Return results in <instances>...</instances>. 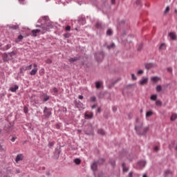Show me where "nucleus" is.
<instances>
[{
	"mask_svg": "<svg viewBox=\"0 0 177 177\" xmlns=\"http://www.w3.org/2000/svg\"><path fill=\"white\" fill-rule=\"evenodd\" d=\"M43 19L45 21V23L41 24L40 26L41 29H35L32 30L33 37H37V35H39V32L41 34H45V32L50 30V28H53V27H55L53 22L50 21L48 17H44Z\"/></svg>",
	"mask_w": 177,
	"mask_h": 177,
	"instance_id": "1",
	"label": "nucleus"
},
{
	"mask_svg": "<svg viewBox=\"0 0 177 177\" xmlns=\"http://www.w3.org/2000/svg\"><path fill=\"white\" fill-rule=\"evenodd\" d=\"M142 127H143L142 122L140 123V126L136 125L135 127V130L136 131L137 133H138V135H145L147 133V131H149V127H147L143 129L144 132L140 133V129H142Z\"/></svg>",
	"mask_w": 177,
	"mask_h": 177,
	"instance_id": "2",
	"label": "nucleus"
},
{
	"mask_svg": "<svg viewBox=\"0 0 177 177\" xmlns=\"http://www.w3.org/2000/svg\"><path fill=\"white\" fill-rule=\"evenodd\" d=\"M104 58V53L103 51H101L95 55V59L98 63H100V62H103V59Z\"/></svg>",
	"mask_w": 177,
	"mask_h": 177,
	"instance_id": "3",
	"label": "nucleus"
},
{
	"mask_svg": "<svg viewBox=\"0 0 177 177\" xmlns=\"http://www.w3.org/2000/svg\"><path fill=\"white\" fill-rule=\"evenodd\" d=\"M33 68L30 72V75H35L38 73V65L37 64H33Z\"/></svg>",
	"mask_w": 177,
	"mask_h": 177,
	"instance_id": "4",
	"label": "nucleus"
},
{
	"mask_svg": "<svg viewBox=\"0 0 177 177\" xmlns=\"http://www.w3.org/2000/svg\"><path fill=\"white\" fill-rule=\"evenodd\" d=\"M44 113L46 118H49V117H50V114H52L50 110H49L47 107H44Z\"/></svg>",
	"mask_w": 177,
	"mask_h": 177,
	"instance_id": "5",
	"label": "nucleus"
},
{
	"mask_svg": "<svg viewBox=\"0 0 177 177\" xmlns=\"http://www.w3.org/2000/svg\"><path fill=\"white\" fill-rule=\"evenodd\" d=\"M24 158V156L23 155V153H20L17 155V157L15 158V162H19V161H23Z\"/></svg>",
	"mask_w": 177,
	"mask_h": 177,
	"instance_id": "6",
	"label": "nucleus"
},
{
	"mask_svg": "<svg viewBox=\"0 0 177 177\" xmlns=\"http://www.w3.org/2000/svg\"><path fill=\"white\" fill-rule=\"evenodd\" d=\"M156 66H157V65H156L155 64H153V63H149V64H145V68H147V70H150V68H153Z\"/></svg>",
	"mask_w": 177,
	"mask_h": 177,
	"instance_id": "7",
	"label": "nucleus"
},
{
	"mask_svg": "<svg viewBox=\"0 0 177 177\" xmlns=\"http://www.w3.org/2000/svg\"><path fill=\"white\" fill-rule=\"evenodd\" d=\"M149 82V78L142 77V79L140 81V85H146Z\"/></svg>",
	"mask_w": 177,
	"mask_h": 177,
	"instance_id": "8",
	"label": "nucleus"
},
{
	"mask_svg": "<svg viewBox=\"0 0 177 177\" xmlns=\"http://www.w3.org/2000/svg\"><path fill=\"white\" fill-rule=\"evenodd\" d=\"M138 165L140 168H145V166L146 165V161L145 160H140L138 162Z\"/></svg>",
	"mask_w": 177,
	"mask_h": 177,
	"instance_id": "9",
	"label": "nucleus"
},
{
	"mask_svg": "<svg viewBox=\"0 0 177 177\" xmlns=\"http://www.w3.org/2000/svg\"><path fill=\"white\" fill-rule=\"evenodd\" d=\"M151 81L156 84V83L158 82V81H161V78H160L157 76L152 77H151Z\"/></svg>",
	"mask_w": 177,
	"mask_h": 177,
	"instance_id": "10",
	"label": "nucleus"
},
{
	"mask_svg": "<svg viewBox=\"0 0 177 177\" xmlns=\"http://www.w3.org/2000/svg\"><path fill=\"white\" fill-rule=\"evenodd\" d=\"M102 85H103L102 81L95 82V88L97 89H100V88H102Z\"/></svg>",
	"mask_w": 177,
	"mask_h": 177,
	"instance_id": "11",
	"label": "nucleus"
},
{
	"mask_svg": "<svg viewBox=\"0 0 177 177\" xmlns=\"http://www.w3.org/2000/svg\"><path fill=\"white\" fill-rule=\"evenodd\" d=\"M169 36L171 39H173V41H175V39H176V34H175V32H171L170 33H169Z\"/></svg>",
	"mask_w": 177,
	"mask_h": 177,
	"instance_id": "12",
	"label": "nucleus"
},
{
	"mask_svg": "<svg viewBox=\"0 0 177 177\" xmlns=\"http://www.w3.org/2000/svg\"><path fill=\"white\" fill-rule=\"evenodd\" d=\"M97 133H98V135H101L102 136H104V135H106V131H104V130H103L102 129H99L97 130Z\"/></svg>",
	"mask_w": 177,
	"mask_h": 177,
	"instance_id": "13",
	"label": "nucleus"
},
{
	"mask_svg": "<svg viewBox=\"0 0 177 177\" xmlns=\"http://www.w3.org/2000/svg\"><path fill=\"white\" fill-rule=\"evenodd\" d=\"M92 171H96L97 169V162H95L91 165Z\"/></svg>",
	"mask_w": 177,
	"mask_h": 177,
	"instance_id": "14",
	"label": "nucleus"
},
{
	"mask_svg": "<svg viewBox=\"0 0 177 177\" xmlns=\"http://www.w3.org/2000/svg\"><path fill=\"white\" fill-rule=\"evenodd\" d=\"M31 68H32V64H30L28 66H27L26 68V69H24V68H20V73H23L24 70L26 71V70H31Z\"/></svg>",
	"mask_w": 177,
	"mask_h": 177,
	"instance_id": "15",
	"label": "nucleus"
},
{
	"mask_svg": "<svg viewBox=\"0 0 177 177\" xmlns=\"http://www.w3.org/2000/svg\"><path fill=\"white\" fill-rule=\"evenodd\" d=\"M17 89H19V86H17V85H15L14 87L10 88V91L11 92H16V91H17Z\"/></svg>",
	"mask_w": 177,
	"mask_h": 177,
	"instance_id": "16",
	"label": "nucleus"
},
{
	"mask_svg": "<svg viewBox=\"0 0 177 177\" xmlns=\"http://www.w3.org/2000/svg\"><path fill=\"white\" fill-rule=\"evenodd\" d=\"M95 27L97 28H103V24H102V22H97L95 24Z\"/></svg>",
	"mask_w": 177,
	"mask_h": 177,
	"instance_id": "17",
	"label": "nucleus"
},
{
	"mask_svg": "<svg viewBox=\"0 0 177 177\" xmlns=\"http://www.w3.org/2000/svg\"><path fill=\"white\" fill-rule=\"evenodd\" d=\"M57 92H59V90L57 89V88L54 87V88L53 89V95H55V96H57Z\"/></svg>",
	"mask_w": 177,
	"mask_h": 177,
	"instance_id": "18",
	"label": "nucleus"
},
{
	"mask_svg": "<svg viewBox=\"0 0 177 177\" xmlns=\"http://www.w3.org/2000/svg\"><path fill=\"white\" fill-rule=\"evenodd\" d=\"M43 99L44 102H48V100L49 99V95H48V94L43 95Z\"/></svg>",
	"mask_w": 177,
	"mask_h": 177,
	"instance_id": "19",
	"label": "nucleus"
},
{
	"mask_svg": "<svg viewBox=\"0 0 177 177\" xmlns=\"http://www.w3.org/2000/svg\"><path fill=\"white\" fill-rule=\"evenodd\" d=\"M74 162L76 164V165H80V164H81V159L75 158L74 160Z\"/></svg>",
	"mask_w": 177,
	"mask_h": 177,
	"instance_id": "20",
	"label": "nucleus"
},
{
	"mask_svg": "<svg viewBox=\"0 0 177 177\" xmlns=\"http://www.w3.org/2000/svg\"><path fill=\"white\" fill-rule=\"evenodd\" d=\"M122 167L123 168V172H128L129 169L125 167V163H122Z\"/></svg>",
	"mask_w": 177,
	"mask_h": 177,
	"instance_id": "21",
	"label": "nucleus"
},
{
	"mask_svg": "<svg viewBox=\"0 0 177 177\" xmlns=\"http://www.w3.org/2000/svg\"><path fill=\"white\" fill-rule=\"evenodd\" d=\"M176 118H177V115L175 113H173L171 115L170 120H171V121H175V120H176Z\"/></svg>",
	"mask_w": 177,
	"mask_h": 177,
	"instance_id": "22",
	"label": "nucleus"
},
{
	"mask_svg": "<svg viewBox=\"0 0 177 177\" xmlns=\"http://www.w3.org/2000/svg\"><path fill=\"white\" fill-rule=\"evenodd\" d=\"M161 91H162V87L161 86V85H158L156 86V91L157 92H161Z\"/></svg>",
	"mask_w": 177,
	"mask_h": 177,
	"instance_id": "23",
	"label": "nucleus"
},
{
	"mask_svg": "<svg viewBox=\"0 0 177 177\" xmlns=\"http://www.w3.org/2000/svg\"><path fill=\"white\" fill-rule=\"evenodd\" d=\"M113 48H115V44L114 43H112L111 45L107 46V49H113Z\"/></svg>",
	"mask_w": 177,
	"mask_h": 177,
	"instance_id": "24",
	"label": "nucleus"
},
{
	"mask_svg": "<svg viewBox=\"0 0 177 177\" xmlns=\"http://www.w3.org/2000/svg\"><path fill=\"white\" fill-rule=\"evenodd\" d=\"M151 115H153V111H149L147 112L146 117H151Z\"/></svg>",
	"mask_w": 177,
	"mask_h": 177,
	"instance_id": "25",
	"label": "nucleus"
},
{
	"mask_svg": "<svg viewBox=\"0 0 177 177\" xmlns=\"http://www.w3.org/2000/svg\"><path fill=\"white\" fill-rule=\"evenodd\" d=\"M0 151L1 153H5V151H6V148H4L2 145H0Z\"/></svg>",
	"mask_w": 177,
	"mask_h": 177,
	"instance_id": "26",
	"label": "nucleus"
},
{
	"mask_svg": "<svg viewBox=\"0 0 177 177\" xmlns=\"http://www.w3.org/2000/svg\"><path fill=\"white\" fill-rule=\"evenodd\" d=\"M77 60H78V57H75L73 58H70L69 59V62H77Z\"/></svg>",
	"mask_w": 177,
	"mask_h": 177,
	"instance_id": "27",
	"label": "nucleus"
},
{
	"mask_svg": "<svg viewBox=\"0 0 177 177\" xmlns=\"http://www.w3.org/2000/svg\"><path fill=\"white\" fill-rule=\"evenodd\" d=\"M160 50H162V49H165V44L162 43L160 44L159 47Z\"/></svg>",
	"mask_w": 177,
	"mask_h": 177,
	"instance_id": "28",
	"label": "nucleus"
},
{
	"mask_svg": "<svg viewBox=\"0 0 177 177\" xmlns=\"http://www.w3.org/2000/svg\"><path fill=\"white\" fill-rule=\"evenodd\" d=\"M156 106H161L162 105V102L160 100H156Z\"/></svg>",
	"mask_w": 177,
	"mask_h": 177,
	"instance_id": "29",
	"label": "nucleus"
},
{
	"mask_svg": "<svg viewBox=\"0 0 177 177\" xmlns=\"http://www.w3.org/2000/svg\"><path fill=\"white\" fill-rule=\"evenodd\" d=\"M113 34V30L111 29H108L106 31V35H111Z\"/></svg>",
	"mask_w": 177,
	"mask_h": 177,
	"instance_id": "30",
	"label": "nucleus"
},
{
	"mask_svg": "<svg viewBox=\"0 0 177 177\" xmlns=\"http://www.w3.org/2000/svg\"><path fill=\"white\" fill-rule=\"evenodd\" d=\"M151 100H157V95H152L151 96Z\"/></svg>",
	"mask_w": 177,
	"mask_h": 177,
	"instance_id": "31",
	"label": "nucleus"
},
{
	"mask_svg": "<svg viewBox=\"0 0 177 177\" xmlns=\"http://www.w3.org/2000/svg\"><path fill=\"white\" fill-rule=\"evenodd\" d=\"M131 80H133V81H136V80H138V78L133 73L131 74Z\"/></svg>",
	"mask_w": 177,
	"mask_h": 177,
	"instance_id": "32",
	"label": "nucleus"
},
{
	"mask_svg": "<svg viewBox=\"0 0 177 177\" xmlns=\"http://www.w3.org/2000/svg\"><path fill=\"white\" fill-rule=\"evenodd\" d=\"M12 48V44H7L5 47V50H8V49H10Z\"/></svg>",
	"mask_w": 177,
	"mask_h": 177,
	"instance_id": "33",
	"label": "nucleus"
},
{
	"mask_svg": "<svg viewBox=\"0 0 177 177\" xmlns=\"http://www.w3.org/2000/svg\"><path fill=\"white\" fill-rule=\"evenodd\" d=\"M90 102H96V97L95 96L91 97Z\"/></svg>",
	"mask_w": 177,
	"mask_h": 177,
	"instance_id": "34",
	"label": "nucleus"
},
{
	"mask_svg": "<svg viewBox=\"0 0 177 177\" xmlns=\"http://www.w3.org/2000/svg\"><path fill=\"white\" fill-rule=\"evenodd\" d=\"M52 62H53L52 59H50L49 58L46 60V63L47 64H52Z\"/></svg>",
	"mask_w": 177,
	"mask_h": 177,
	"instance_id": "35",
	"label": "nucleus"
},
{
	"mask_svg": "<svg viewBox=\"0 0 177 177\" xmlns=\"http://www.w3.org/2000/svg\"><path fill=\"white\" fill-rule=\"evenodd\" d=\"M54 145H55V142H50L48 143V147H53Z\"/></svg>",
	"mask_w": 177,
	"mask_h": 177,
	"instance_id": "36",
	"label": "nucleus"
},
{
	"mask_svg": "<svg viewBox=\"0 0 177 177\" xmlns=\"http://www.w3.org/2000/svg\"><path fill=\"white\" fill-rule=\"evenodd\" d=\"M11 28H12V30H17V28H19V26H17V25L12 26L11 27Z\"/></svg>",
	"mask_w": 177,
	"mask_h": 177,
	"instance_id": "37",
	"label": "nucleus"
},
{
	"mask_svg": "<svg viewBox=\"0 0 177 177\" xmlns=\"http://www.w3.org/2000/svg\"><path fill=\"white\" fill-rule=\"evenodd\" d=\"M138 75H142L143 74V70H140L137 72Z\"/></svg>",
	"mask_w": 177,
	"mask_h": 177,
	"instance_id": "38",
	"label": "nucleus"
},
{
	"mask_svg": "<svg viewBox=\"0 0 177 177\" xmlns=\"http://www.w3.org/2000/svg\"><path fill=\"white\" fill-rule=\"evenodd\" d=\"M66 31H70V30H71V27L70 26H67L65 28Z\"/></svg>",
	"mask_w": 177,
	"mask_h": 177,
	"instance_id": "39",
	"label": "nucleus"
},
{
	"mask_svg": "<svg viewBox=\"0 0 177 177\" xmlns=\"http://www.w3.org/2000/svg\"><path fill=\"white\" fill-rule=\"evenodd\" d=\"M110 162H111L112 167H115V160H112Z\"/></svg>",
	"mask_w": 177,
	"mask_h": 177,
	"instance_id": "40",
	"label": "nucleus"
},
{
	"mask_svg": "<svg viewBox=\"0 0 177 177\" xmlns=\"http://www.w3.org/2000/svg\"><path fill=\"white\" fill-rule=\"evenodd\" d=\"M168 12H169V7H167L165 10V13H168Z\"/></svg>",
	"mask_w": 177,
	"mask_h": 177,
	"instance_id": "41",
	"label": "nucleus"
},
{
	"mask_svg": "<svg viewBox=\"0 0 177 177\" xmlns=\"http://www.w3.org/2000/svg\"><path fill=\"white\" fill-rule=\"evenodd\" d=\"M112 110L114 113H115V111H117V106H113Z\"/></svg>",
	"mask_w": 177,
	"mask_h": 177,
	"instance_id": "42",
	"label": "nucleus"
},
{
	"mask_svg": "<svg viewBox=\"0 0 177 177\" xmlns=\"http://www.w3.org/2000/svg\"><path fill=\"white\" fill-rule=\"evenodd\" d=\"M154 150H155V151H158L160 150V147L156 146V147H154Z\"/></svg>",
	"mask_w": 177,
	"mask_h": 177,
	"instance_id": "43",
	"label": "nucleus"
},
{
	"mask_svg": "<svg viewBox=\"0 0 177 177\" xmlns=\"http://www.w3.org/2000/svg\"><path fill=\"white\" fill-rule=\"evenodd\" d=\"M23 38H24V37H23V35H20L18 37V39H20V40L23 39Z\"/></svg>",
	"mask_w": 177,
	"mask_h": 177,
	"instance_id": "44",
	"label": "nucleus"
},
{
	"mask_svg": "<svg viewBox=\"0 0 177 177\" xmlns=\"http://www.w3.org/2000/svg\"><path fill=\"white\" fill-rule=\"evenodd\" d=\"M97 106V104H95L91 106V109H96Z\"/></svg>",
	"mask_w": 177,
	"mask_h": 177,
	"instance_id": "45",
	"label": "nucleus"
},
{
	"mask_svg": "<svg viewBox=\"0 0 177 177\" xmlns=\"http://www.w3.org/2000/svg\"><path fill=\"white\" fill-rule=\"evenodd\" d=\"M92 117H93V113H89V118H92Z\"/></svg>",
	"mask_w": 177,
	"mask_h": 177,
	"instance_id": "46",
	"label": "nucleus"
},
{
	"mask_svg": "<svg viewBox=\"0 0 177 177\" xmlns=\"http://www.w3.org/2000/svg\"><path fill=\"white\" fill-rule=\"evenodd\" d=\"M16 54L15 53V52H11L10 53V56H15Z\"/></svg>",
	"mask_w": 177,
	"mask_h": 177,
	"instance_id": "47",
	"label": "nucleus"
},
{
	"mask_svg": "<svg viewBox=\"0 0 177 177\" xmlns=\"http://www.w3.org/2000/svg\"><path fill=\"white\" fill-rule=\"evenodd\" d=\"M133 175V173L132 171H131L129 174V177H132V176Z\"/></svg>",
	"mask_w": 177,
	"mask_h": 177,
	"instance_id": "48",
	"label": "nucleus"
},
{
	"mask_svg": "<svg viewBox=\"0 0 177 177\" xmlns=\"http://www.w3.org/2000/svg\"><path fill=\"white\" fill-rule=\"evenodd\" d=\"M101 111H102V109L98 108L97 110V113H101Z\"/></svg>",
	"mask_w": 177,
	"mask_h": 177,
	"instance_id": "49",
	"label": "nucleus"
},
{
	"mask_svg": "<svg viewBox=\"0 0 177 177\" xmlns=\"http://www.w3.org/2000/svg\"><path fill=\"white\" fill-rule=\"evenodd\" d=\"M78 99H80L81 100H82V99H84V96L79 95Z\"/></svg>",
	"mask_w": 177,
	"mask_h": 177,
	"instance_id": "50",
	"label": "nucleus"
},
{
	"mask_svg": "<svg viewBox=\"0 0 177 177\" xmlns=\"http://www.w3.org/2000/svg\"><path fill=\"white\" fill-rule=\"evenodd\" d=\"M15 140H16V138L12 137V139H11V141L15 142Z\"/></svg>",
	"mask_w": 177,
	"mask_h": 177,
	"instance_id": "51",
	"label": "nucleus"
},
{
	"mask_svg": "<svg viewBox=\"0 0 177 177\" xmlns=\"http://www.w3.org/2000/svg\"><path fill=\"white\" fill-rule=\"evenodd\" d=\"M111 3L114 5V3H115V0H111Z\"/></svg>",
	"mask_w": 177,
	"mask_h": 177,
	"instance_id": "52",
	"label": "nucleus"
},
{
	"mask_svg": "<svg viewBox=\"0 0 177 177\" xmlns=\"http://www.w3.org/2000/svg\"><path fill=\"white\" fill-rule=\"evenodd\" d=\"M24 113H27L28 112L27 109L26 107H24Z\"/></svg>",
	"mask_w": 177,
	"mask_h": 177,
	"instance_id": "53",
	"label": "nucleus"
},
{
	"mask_svg": "<svg viewBox=\"0 0 177 177\" xmlns=\"http://www.w3.org/2000/svg\"><path fill=\"white\" fill-rule=\"evenodd\" d=\"M168 71H172V68H167Z\"/></svg>",
	"mask_w": 177,
	"mask_h": 177,
	"instance_id": "54",
	"label": "nucleus"
},
{
	"mask_svg": "<svg viewBox=\"0 0 177 177\" xmlns=\"http://www.w3.org/2000/svg\"><path fill=\"white\" fill-rule=\"evenodd\" d=\"M56 128H57V129H59V128H60V126H59V124H57V125H56Z\"/></svg>",
	"mask_w": 177,
	"mask_h": 177,
	"instance_id": "55",
	"label": "nucleus"
},
{
	"mask_svg": "<svg viewBox=\"0 0 177 177\" xmlns=\"http://www.w3.org/2000/svg\"><path fill=\"white\" fill-rule=\"evenodd\" d=\"M165 174H169V170L166 171H165Z\"/></svg>",
	"mask_w": 177,
	"mask_h": 177,
	"instance_id": "56",
	"label": "nucleus"
},
{
	"mask_svg": "<svg viewBox=\"0 0 177 177\" xmlns=\"http://www.w3.org/2000/svg\"><path fill=\"white\" fill-rule=\"evenodd\" d=\"M142 177H147V174H144V175L142 176Z\"/></svg>",
	"mask_w": 177,
	"mask_h": 177,
	"instance_id": "57",
	"label": "nucleus"
},
{
	"mask_svg": "<svg viewBox=\"0 0 177 177\" xmlns=\"http://www.w3.org/2000/svg\"><path fill=\"white\" fill-rule=\"evenodd\" d=\"M136 122H139V119L138 118L136 119Z\"/></svg>",
	"mask_w": 177,
	"mask_h": 177,
	"instance_id": "58",
	"label": "nucleus"
},
{
	"mask_svg": "<svg viewBox=\"0 0 177 177\" xmlns=\"http://www.w3.org/2000/svg\"><path fill=\"white\" fill-rule=\"evenodd\" d=\"M86 117H89V115L88 113H86Z\"/></svg>",
	"mask_w": 177,
	"mask_h": 177,
	"instance_id": "59",
	"label": "nucleus"
},
{
	"mask_svg": "<svg viewBox=\"0 0 177 177\" xmlns=\"http://www.w3.org/2000/svg\"><path fill=\"white\" fill-rule=\"evenodd\" d=\"M64 37H67V35H66V34L64 35Z\"/></svg>",
	"mask_w": 177,
	"mask_h": 177,
	"instance_id": "60",
	"label": "nucleus"
},
{
	"mask_svg": "<svg viewBox=\"0 0 177 177\" xmlns=\"http://www.w3.org/2000/svg\"><path fill=\"white\" fill-rule=\"evenodd\" d=\"M140 113H143V109H141V110H140Z\"/></svg>",
	"mask_w": 177,
	"mask_h": 177,
	"instance_id": "61",
	"label": "nucleus"
},
{
	"mask_svg": "<svg viewBox=\"0 0 177 177\" xmlns=\"http://www.w3.org/2000/svg\"><path fill=\"white\" fill-rule=\"evenodd\" d=\"M175 149L177 151V145L176 146Z\"/></svg>",
	"mask_w": 177,
	"mask_h": 177,
	"instance_id": "62",
	"label": "nucleus"
},
{
	"mask_svg": "<svg viewBox=\"0 0 177 177\" xmlns=\"http://www.w3.org/2000/svg\"><path fill=\"white\" fill-rule=\"evenodd\" d=\"M142 49V48H138V50H140Z\"/></svg>",
	"mask_w": 177,
	"mask_h": 177,
	"instance_id": "63",
	"label": "nucleus"
},
{
	"mask_svg": "<svg viewBox=\"0 0 177 177\" xmlns=\"http://www.w3.org/2000/svg\"><path fill=\"white\" fill-rule=\"evenodd\" d=\"M1 132H2V129H0V133H1Z\"/></svg>",
	"mask_w": 177,
	"mask_h": 177,
	"instance_id": "64",
	"label": "nucleus"
}]
</instances>
